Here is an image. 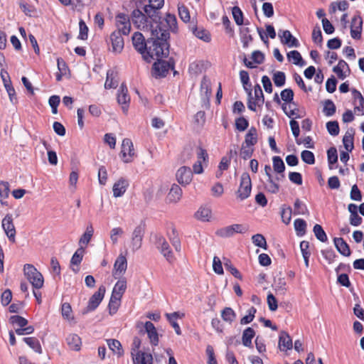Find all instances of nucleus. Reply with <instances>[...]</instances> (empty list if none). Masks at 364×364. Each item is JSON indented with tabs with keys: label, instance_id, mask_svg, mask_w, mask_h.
<instances>
[{
	"label": "nucleus",
	"instance_id": "1",
	"mask_svg": "<svg viewBox=\"0 0 364 364\" xmlns=\"http://www.w3.org/2000/svg\"><path fill=\"white\" fill-rule=\"evenodd\" d=\"M151 37L149 38L148 55H150V62L154 58H166L169 55L170 45L168 40L170 33L168 30L163 28L160 24L151 26Z\"/></svg>",
	"mask_w": 364,
	"mask_h": 364
},
{
	"label": "nucleus",
	"instance_id": "2",
	"mask_svg": "<svg viewBox=\"0 0 364 364\" xmlns=\"http://www.w3.org/2000/svg\"><path fill=\"white\" fill-rule=\"evenodd\" d=\"M126 289L127 282L125 279H120L115 284L108 305L110 314H114L117 311L119 303Z\"/></svg>",
	"mask_w": 364,
	"mask_h": 364
},
{
	"label": "nucleus",
	"instance_id": "3",
	"mask_svg": "<svg viewBox=\"0 0 364 364\" xmlns=\"http://www.w3.org/2000/svg\"><path fill=\"white\" fill-rule=\"evenodd\" d=\"M132 42L134 49L141 55L142 58L150 63V55H148L147 50L149 45V38L145 39V37L140 32H134L132 37Z\"/></svg>",
	"mask_w": 364,
	"mask_h": 364
},
{
	"label": "nucleus",
	"instance_id": "4",
	"mask_svg": "<svg viewBox=\"0 0 364 364\" xmlns=\"http://www.w3.org/2000/svg\"><path fill=\"white\" fill-rule=\"evenodd\" d=\"M23 272L33 288L39 289L43 287V277L33 264H26L23 267Z\"/></svg>",
	"mask_w": 364,
	"mask_h": 364
},
{
	"label": "nucleus",
	"instance_id": "5",
	"mask_svg": "<svg viewBox=\"0 0 364 364\" xmlns=\"http://www.w3.org/2000/svg\"><path fill=\"white\" fill-rule=\"evenodd\" d=\"M154 240L156 247L159 250L160 253L169 263H173L176 258L166 238L161 235H156Z\"/></svg>",
	"mask_w": 364,
	"mask_h": 364
},
{
	"label": "nucleus",
	"instance_id": "6",
	"mask_svg": "<svg viewBox=\"0 0 364 364\" xmlns=\"http://www.w3.org/2000/svg\"><path fill=\"white\" fill-rule=\"evenodd\" d=\"M158 61L155 62L153 65V75L155 77H163L166 76L170 70H173L175 66L174 60L171 58L168 61L157 59Z\"/></svg>",
	"mask_w": 364,
	"mask_h": 364
},
{
	"label": "nucleus",
	"instance_id": "7",
	"mask_svg": "<svg viewBox=\"0 0 364 364\" xmlns=\"http://www.w3.org/2000/svg\"><path fill=\"white\" fill-rule=\"evenodd\" d=\"M131 18L134 25L139 29H149V28H151V26L152 25L149 21V19L151 18L146 13L144 14L139 9H136L132 12Z\"/></svg>",
	"mask_w": 364,
	"mask_h": 364
},
{
	"label": "nucleus",
	"instance_id": "8",
	"mask_svg": "<svg viewBox=\"0 0 364 364\" xmlns=\"http://www.w3.org/2000/svg\"><path fill=\"white\" fill-rule=\"evenodd\" d=\"M249 229L248 225L242 224H233L232 225L226 226L218 229L215 234L221 237H230L235 233L244 234L247 232Z\"/></svg>",
	"mask_w": 364,
	"mask_h": 364
},
{
	"label": "nucleus",
	"instance_id": "9",
	"mask_svg": "<svg viewBox=\"0 0 364 364\" xmlns=\"http://www.w3.org/2000/svg\"><path fill=\"white\" fill-rule=\"evenodd\" d=\"M252 183L251 178L247 173H243L240 178V187L237 191V196L241 200L247 198L251 193Z\"/></svg>",
	"mask_w": 364,
	"mask_h": 364
},
{
	"label": "nucleus",
	"instance_id": "10",
	"mask_svg": "<svg viewBox=\"0 0 364 364\" xmlns=\"http://www.w3.org/2000/svg\"><path fill=\"white\" fill-rule=\"evenodd\" d=\"M149 4L146 5L144 8V12L154 23H157L158 20H161L159 16V10L161 9L164 4V0H149Z\"/></svg>",
	"mask_w": 364,
	"mask_h": 364
},
{
	"label": "nucleus",
	"instance_id": "11",
	"mask_svg": "<svg viewBox=\"0 0 364 364\" xmlns=\"http://www.w3.org/2000/svg\"><path fill=\"white\" fill-rule=\"evenodd\" d=\"M106 289L104 286H100L97 290L89 299L86 309L84 314L95 310L102 301Z\"/></svg>",
	"mask_w": 364,
	"mask_h": 364
},
{
	"label": "nucleus",
	"instance_id": "12",
	"mask_svg": "<svg viewBox=\"0 0 364 364\" xmlns=\"http://www.w3.org/2000/svg\"><path fill=\"white\" fill-rule=\"evenodd\" d=\"M117 31H120L123 35H128L131 31L130 18L125 14L120 13L116 16Z\"/></svg>",
	"mask_w": 364,
	"mask_h": 364
},
{
	"label": "nucleus",
	"instance_id": "13",
	"mask_svg": "<svg viewBox=\"0 0 364 364\" xmlns=\"http://www.w3.org/2000/svg\"><path fill=\"white\" fill-rule=\"evenodd\" d=\"M134 155L133 143L129 139H124L122 144L121 157L124 163L132 161Z\"/></svg>",
	"mask_w": 364,
	"mask_h": 364
},
{
	"label": "nucleus",
	"instance_id": "14",
	"mask_svg": "<svg viewBox=\"0 0 364 364\" xmlns=\"http://www.w3.org/2000/svg\"><path fill=\"white\" fill-rule=\"evenodd\" d=\"M122 35V33L117 31H114L111 33L109 40L112 44L111 50L113 53H120L122 51L124 46Z\"/></svg>",
	"mask_w": 364,
	"mask_h": 364
},
{
	"label": "nucleus",
	"instance_id": "15",
	"mask_svg": "<svg viewBox=\"0 0 364 364\" xmlns=\"http://www.w3.org/2000/svg\"><path fill=\"white\" fill-rule=\"evenodd\" d=\"M363 31V19L361 16L358 14L355 15L350 23V36L352 38L358 40L361 38Z\"/></svg>",
	"mask_w": 364,
	"mask_h": 364
},
{
	"label": "nucleus",
	"instance_id": "16",
	"mask_svg": "<svg viewBox=\"0 0 364 364\" xmlns=\"http://www.w3.org/2000/svg\"><path fill=\"white\" fill-rule=\"evenodd\" d=\"M2 228L9 240L12 242H14L16 236V229L13 223V218L11 215L7 214L2 220Z\"/></svg>",
	"mask_w": 364,
	"mask_h": 364
},
{
	"label": "nucleus",
	"instance_id": "17",
	"mask_svg": "<svg viewBox=\"0 0 364 364\" xmlns=\"http://www.w3.org/2000/svg\"><path fill=\"white\" fill-rule=\"evenodd\" d=\"M117 102L122 105V109L124 113L128 111L130 97L128 95V90L124 83H122L117 94Z\"/></svg>",
	"mask_w": 364,
	"mask_h": 364
},
{
	"label": "nucleus",
	"instance_id": "18",
	"mask_svg": "<svg viewBox=\"0 0 364 364\" xmlns=\"http://www.w3.org/2000/svg\"><path fill=\"white\" fill-rule=\"evenodd\" d=\"M176 177L177 181L182 186L189 184L193 178V171L190 167L182 166L177 171Z\"/></svg>",
	"mask_w": 364,
	"mask_h": 364
},
{
	"label": "nucleus",
	"instance_id": "19",
	"mask_svg": "<svg viewBox=\"0 0 364 364\" xmlns=\"http://www.w3.org/2000/svg\"><path fill=\"white\" fill-rule=\"evenodd\" d=\"M279 36L282 44L287 45L289 47L298 48L300 46L299 41L292 36L288 30L279 31Z\"/></svg>",
	"mask_w": 364,
	"mask_h": 364
},
{
	"label": "nucleus",
	"instance_id": "20",
	"mask_svg": "<svg viewBox=\"0 0 364 364\" xmlns=\"http://www.w3.org/2000/svg\"><path fill=\"white\" fill-rule=\"evenodd\" d=\"M129 185L128 180L124 178H120L113 186V196L115 198L122 196L126 192Z\"/></svg>",
	"mask_w": 364,
	"mask_h": 364
},
{
	"label": "nucleus",
	"instance_id": "21",
	"mask_svg": "<svg viewBox=\"0 0 364 364\" xmlns=\"http://www.w3.org/2000/svg\"><path fill=\"white\" fill-rule=\"evenodd\" d=\"M127 268V261L125 256L122 254L118 256L117 259L115 260L114 264V269L115 272L114 273V277L116 275H122L124 274Z\"/></svg>",
	"mask_w": 364,
	"mask_h": 364
},
{
	"label": "nucleus",
	"instance_id": "22",
	"mask_svg": "<svg viewBox=\"0 0 364 364\" xmlns=\"http://www.w3.org/2000/svg\"><path fill=\"white\" fill-rule=\"evenodd\" d=\"M144 328L151 345L156 346L159 344V335L154 325L151 321H146Z\"/></svg>",
	"mask_w": 364,
	"mask_h": 364
},
{
	"label": "nucleus",
	"instance_id": "23",
	"mask_svg": "<svg viewBox=\"0 0 364 364\" xmlns=\"http://www.w3.org/2000/svg\"><path fill=\"white\" fill-rule=\"evenodd\" d=\"M333 242L336 248L341 255L345 257L350 255L351 252L350 247L342 237H335Z\"/></svg>",
	"mask_w": 364,
	"mask_h": 364
},
{
	"label": "nucleus",
	"instance_id": "24",
	"mask_svg": "<svg viewBox=\"0 0 364 364\" xmlns=\"http://www.w3.org/2000/svg\"><path fill=\"white\" fill-rule=\"evenodd\" d=\"M182 194L181 188L178 185L173 183L168 193L167 198L170 203H176L181 200Z\"/></svg>",
	"mask_w": 364,
	"mask_h": 364
},
{
	"label": "nucleus",
	"instance_id": "25",
	"mask_svg": "<svg viewBox=\"0 0 364 364\" xmlns=\"http://www.w3.org/2000/svg\"><path fill=\"white\" fill-rule=\"evenodd\" d=\"M134 364H153V358L151 353L138 351L133 357Z\"/></svg>",
	"mask_w": 364,
	"mask_h": 364
},
{
	"label": "nucleus",
	"instance_id": "26",
	"mask_svg": "<svg viewBox=\"0 0 364 364\" xmlns=\"http://www.w3.org/2000/svg\"><path fill=\"white\" fill-rule=\"evenodd\" d=\"M292 341L289 334L282 331L279 338V347L281 350H287L292 348Z\"/></svg>",
	"mask_w": 364,
	"mask_h": 364
},
{
	"label": "nucleus",
	"instance_id": "27",
	"mask_svg": "<svg viewBox=\"0 0 364 364\" xmlns=\"http://www.w3.org/2000/svg\"><path fill=\"white\" fill-rule=\"evenodd\" d=\"M191 30L193 33L199 39H201L207 43L211 41V36L210 32L205 29L204 28L193 26Z\"/></svg>",
	"mask_w": 364,
	"mask_h": 364
},
{
	"label": "nucleus",
	"instance_id": "28",
	"mask_svg": "<svg viewBox=\"0 0 364 364\" xmlns=\"http://www.w3.org/2000/svg\"><path fill=\"white\" fill-rule=\"evenodd\" d=\"M66 343L71 350H80L81 346V338L75 333H70L66 337Z\"/></svg>",
	"mask_w": 364,
	"mask_h": 364
},
{
	"label": "nucleus",
	"instance_id": "29",
	"mask_svg": "<svg viewBox=\"0 0 364 364\" xmlns=\"http://www.w3.org/2000/svg\"><path fill=\"white\" fill-rule=\"evenodd\" d=\"M165 21H166V23L167 24L166 30H168V32H169V30H171L173 32H176V30H177V20H176V18L175 15L167 14L166 16V18H165ZM156 23V26L157 24H160L161 26L163 28L166 29L165 26H162V22L160 21V20H158L157 23Z\"/></svg>",
	"mask_w": 364,
	"mask_h": 364
},
{
	"label": "nucleus",
	"instance_id": "30",
	"mask_svg": "<svg viewBox=\"0 0 364 364\" xmlns=\"http://www.w3.org/2000/svg\"><path fill=\"white\" fill-rule=\"evenodd\" d=\"M107 343L109 348L114 354L117 355L118 357H121L124 355V350L119 341L117 339H107Z\"/></svg>",
	"mask_w": 364,
	"mask_h": 364
},
{
	"label": "nucleus",
	"instance_id": "31",
	"mask_svg": "<svg viewBox=\"0 0 364 364\" xmlns=\"http://www.w3.org/2000/svg\"><path fill=\"white\" fill-rule=\"evenodd\" d=\"M250 31L248 27H242L240 30V40L244 48H248L250 43L253 41Z\"/></svg>",
	"mask_w": 364,
	"mask_h": 364
},
{
	"label": "nucleus",
	"instance_id": "32",
	"mask_svg": "<svg viewBox=\"0 0 364 364\" xmlns=\"http://www.w3.org/2000/svg\"><path fill=\"white\" fill-rule=\"evenodd\" d=\"M117 73L113 70H109L107 72V78L105 83V89L115 88L118 85V81L116 79Z\"/></svg>",
	"mask_w": 364,
	"mask_h": 364
},
{
	"label": "nucleus",
	"instance_id": "33",
	"mask_svg": "<svg viewBox=\"0 0 364 364\" xmlns=\"http://www.w3.org/2000/svg\"><path fill=\"white\" fill-rule=\"evenodd\" d=\"M257 142V131L254 127H252L245 135L244 144L247 146H252Z\"/></svg>",
	"mask_w": 364,
	"mask_h": 364
},
{
	"label": "nucleus",
	"instance_id": "34",
	"mask_svg": "<svg viewBox=\"0 0 364 364\" xmlns=\"http://www.w3.org/2000/svg\"><path fill=\"white\" fill-rule=\"evenodd\" d=\"M255 336V330L251 327H247L244 330L242 336V344L246 347L252 346V340Z\"/></svg>",
	"mask_w": 364,
	"mask_h": 364
},
{
	"label": "nucleus",
	"instance_id": "35",
	"mask_svg": "<svg viewBox=\"0 0 364 364\" xmlns=\"http://www.w3.org/2000/svg\"><path fill=\"white\" fill-rule=\"evenodd\" d=\"M23 340L35 352L38 353H42V348L38 338L36 337H25Z\"/></svg>",
	"mask_w": 364,
	"mask_h": 364
},
{
	"label": "nucleus",
	"instance_id": "36",
	"mask_svg": "<svg viewBox=\"0 0 364 364\" xmlns=\"http://www.w3.org/2000/svg\"><path fill=\"white\" fill-rule=\"evenodd\" d=\"M236 313L230 307H225L221 311L223 320L229 323H232L236 318Z\"/></svg>",
	"mask_w": 364,
	"mask_h": 364
},
{
	"label": "nucleus",
	"instance_id": "37",
	"mask_svg": "<svg viewBox=\"0 0 364 364\" xmlns=\"http://www.w3.org/2000/svg\"><path fill=\"white\" fill-rule=\"evenodd\" d=\"M294 207V215H309V211L306 205L300 200V199L297 198L295 200Z\"/></svg>",
	"mask_w": 364,
	"mask_h": 364
},
{
	"label": "nucleus",
	"instance_id": "38",
	"mask_svg": "<svg viewBox=\"0 0 364 364\" xmlns=\"http://www.w3.org/2000/svg\"><path fill=\"white\" fill-rule=\"evenodd\" d=\"M323 112L326 117L333 116L336 112V107L331 100H326L323 102Z\"/></svg>",
	"mask_w": 364,
	"mask_h": 364
},
{
	"label": "nucleus",
	"instance_id": "39",
	"mask_svg": "<svg viewBox=\"0 0 364 364\" xmlns=\"http://www.w3.org/2000/svg\"><path fill=\"white\" fill-rule=\"evenodd\" d=\"M287 58L290 60H293V63L299 66H304L306 62L303 60L300 53L298 50H291L287 53Z\"/></svg>",
	"mask_w": 364,
	"mask_h": 364
},
{
	"label": "nucleus",
	"instance_id": "40",
	"mask_svg": "<svg viewBox=\"0 0 364 364\" xmlns=\"http://www.w3.org/2000/svg\"><path fill=\"white\" fill-rule=\"evenodd\" d=\"M291 215H292V209L290 206H287L286 205H283L281 207V218L282 222L288 225L290 223L291 220Z\"/></svg>",
	"mask_w": 364,
	"mask_h": 364
},
{
	"label": "nucleus",
	"instance_id": "41",
	"mask_svg": "<svg viewBox=\"0 0 364 364\" xmlns=\"http://www.w3.org/2000/svg\"><path fill=\"white\" fill-rule=\"evenodd\" d=\"M168 321L170 322L172 327L174 328L175 332L177 335L181 334V330L178 325V323L176 321V320L178 318L179 314L178 312H173L172 314H166Z\"/></svg>",
	"mask_w": 364,
	"mask_h": 364
},
{
	"label": "nucleus",
	"instance_id": "42",
	"mask_svg": "<svg viewBox=\"0 0 364 364\" xmlns=\"http://www.w3.org/2000/svg\"><path fill=\"white\" fill-rule=\"evenodd\" d=\"M168 238L175 250L180 252L181 251V242L175 228L172 229V235H169Z\"/></svg>",
	"mask_w": 364,
	"mask_h": 364
},
{
	"label": "nucleus",
	"instance_id": "43",
	"mask_svg": "<svg viewBox=\"0 0 364 364\" xmlns=\"http://www.w3.org/2000/svg\"><path fill=\"white\" fill-rule=\"evenodd\" d=\"M294 225L298 236H303L306 234V223L304 219H296Z\"/></svg>",
	"mask_w": 364,
	"mask_h": 364
},
{
	"label": "nucleus",
	"instance_id": "44",
	"mask_svg": "<svg viewBox=\"0 0 364 364\" xmlns=\"http://www.w3.org/2000/svg\"><path fill=\"white\" fill-rule=\"evenodd\" d=\"M274 170L278 173H283L285 170V166L283 160L280 156H275L272 158ZM284 174L282 178H284Z\"/></svg>",
	"mask_w": 364,
	"mask_h": 364
},
{
	"label": "nucleus",
	"instance_id": "45",
	"mask_svg": "<svg viewBox=\"0 0 364 364\" xmlns=\"http://www.w3.org/2000/svg\"><path fill=\"white\" fill-rule=\"evenodd\" d=\"M84 254H85V247L81 246L73 254V255L71 258V260H70V264L72 265H77V266L79 265L82 260Z\"/></svg>",
	"mask_w": 364,
	"mask_h": 364
},
{
	"label": "nucleus",
	"instance_id": "46",
	"mask_svg": "<svg viewBox=\"0 0 364 364\" xmlns=\"http://www.w3.org/2000/svg\"><path fill=\"white\" fill-rule=\"evenodd\" d=\"M9 323L13 326L19 327H25L28 325V320L21 316L14 315L9 318Z\"/></svg>",
	"mask_w": 364,
	"mask_h": 364
},
{
	"label": "nucleus",
	"instance_id": "47",
	"mask_svg": "<svg viewBox=\"0 0 364 364\" xmlns=\"http://www.w3.org/2000/svg\"><path fill=\"white\" fill-rule=\"evenodd\" d=\"M196 218L202 221H208L211 216V210L208 208L201 207L195 214Z\"/></svg>",
	"mask_w": 364,
	"mask_h": 364
},
{
	"label": "nucleus",
	"instance_id": "48",
	"mask_svg": "<svg viewBox=\"0 0 364 364\" xmlns=\"http://www.w3.org/2000/svg\"><path fill=\"white\" fill-rule=\"evenodd\" d=\"M314 233L316 237L322 242H326L328 240L327 235L323 230L321 225L316 224L313 228Z\"/></svg>",
	"mask_w": 364,
	"mask_h": 364
},
{
	"label": "nucleus",
	"instance_id": "49",
	"mask_svg": "<svg viewBox=\"0 0 364 364\" xmlns=\"http://www.w3.org/2000/svg\"><path fill=\"white\" fill-rule=\"evenodd\" d=\"M343 144L346 151L351 152L354 148L353 134L347 132L343 138Z\"/></svg>",
	"mask_w": 364,
	"mask_h": 364
},
{
	"label": "nucleus",
	"instance_id": "50",
	"mask_svg": "<svg viewBox=\"0 0 364 364\" xmlns=\"http://www.w3.org/2000/svg\"><path fill=\"white\" fill-rule=\"evenodd\" d=\"M348 7L349 3L346 0L338 2H332L330 5V13L334 14L337 9L340 11H346Z\"/></svg>",
	"mask_w": 364,
	"mask_h": 364
},
{
	"label": "nucleus",
	"instance_id": "51",
	"mask_svg": "<svg viewBox=\"0 0 364 364\" xmlns=\"http://www.w3.org/2000/svg\"><path fill=\"white\" fill-rule=\"evenodd\" d=\"M93 235V228L92 225H90L87 228L86 231L85 233L81 236L80 240H79V245L80 246H82V245H87Z\"/></svg>",
	"mask_w": 364,
	"mask_h": 364
},
{
	"label": "nucleus",
	"instance_id": "52",
	"mask_svg": "<svg viewBox=\"0 0 364 364\" xmlns=\"http://www.w3.org/2000/svg\"><path fill=\"white\" fill-rule=\"evenodd\" d=\"M252 243L259 247L267 250V245L265 237L262 234H256L252 237Z\"/></svg>",
	"mask_w": 364,
	"mask_h": 364
},
{
	"label": "nucleus",
	"instance_id": "53",
	"mask_svg": "<svg viewBox=\"0 0 364 364\" xmlns=\"http://www.w3.org/2000/svg\"><path fill=\"white\" fill-rule=\"evenodd\" d=\"M272 79L277 87H282L286 82L285 73L282 71H277L274 73Z\"/></svg>",
	"mask_w": 364,
	"mask_h": 364
},
{
	"label": "nucleus",
	"instance_id": "54",
	"mask_svg": "<svg viewBox=\"0 0 364 364\" xmlns=\"http://www.w3.org/2000/svg\"><path fill=\"white\" fill-rule=\"evenodd\" d=\"M255 101L257 102V106L261 107L264 102V97L262 90L259 84L255 86Z\"/></svg>",
	"mask_w": 364,
	"mask_h": 364
},
{
	"label": "nucleus",
	"instance_id": "55",
	"mask_svg": "<svg viewBox=\"0 0 364 364\" xmlns=\"http://www.w3.org/2000/svg\"><path fill=\"white\" fill-rule=\"evenodd\" d=\"M256 312H257V309L254 306H252L251 308H250L247 311V313H248L247 315L243 316L240 319V324L246 325V324L251 323L253 321V319L255 318Z\"/></svg>",
	"mask_w": 364,
	"mask_h": 364
},
{
	"label": "nucleus",
	"instance_id": "56",
	"mask_svg": "<svg viewBox=\"0 0 364 364\" xmlns=\"http://www.w3.org/2000/svg\"><path fill=\"white\" fill-rule=\"evenodd\" d=\"M232 14L237 25L241 26L244 23L243 13L238 6L232 7Z\"/></svg>",
	"mask_w": 364,
	"mask_h": 364
},
{
	"label": "nucleus",
	"instance_id": "57",
	"mask_svg": "<svg viewBox=\"0 0 364 364\" xmlns=\"http://www.w3.org/2000/svg\"><path fill=\"white\" fill-rule=\"evenodd\" d=\"M328 161L329 164L330 169H332V164H336L338 161L337 150L335 147H331L327 151Z\"/></svg>",
	"mask_w": 364,
	"mask_h": 364
},
{
	"label": "nucleus",
	"instance_id": "58",
	"mask_svg": "<svg viewBox=\"0 0 364 364\" xmlns=\"http://www.w3.org/2000/svg\"><path fill=\"white\" fill-rule=\"evenodd\" d=\"M178 10L181 19L185 23L189 22L191 17L188 8L183 4L178 5Z\"/></svg>",
	"mask_w": 364,
	"mask_h": 364
},
{
	"label": "nucleus",
	"instance_id": "59",
	"mask_svg": "<svg viewBox=\"0 0 364 364\" xmlns=\"http://www.w3.org/2000/svg\"><path fill=\"white\" fill-rule=\"evenodd\" d=\"M301 159L306 164L312 165L315 164V156L313 152L304 150L301 154Z\"/></svg>",
	"mask_w": 364,
	"mask_h": 364
},
{
	"label": "nucleus",
	"instance_id": "60",
	"mask_svg": "<svg viewBox=\"0 0 364 364\" xmlns=\"http://www.w3.org/2000/svg\"><path fill=\"white\" fill-rule=\"evenodd\" d=\"M326 129L332 136H337L339 134V125L337 121H331L326 123Z\"/></svg>",
	"mask_w": 364,
	"mask_h": 364
},
{
	"label": "nucleus",
	"instance_id": "61",
	"mask_svg": "<svg viewBox=\"0 0 364 364\" xmlns=\"http://www.w3.org/2000/svg\"><path fill=\"white\" fill-rule=\"evenodd\" d=\"M145 233V224H139L132 232V238L143 240Z\"/></svg>",
	"mask_w": 364,
	"mask_h": 364
},
{
	"label": "nucleus",
	"instance_id": "62",
	"mask_svg": "<svg viewBox=\"0 0 364 364\" xmlns=\"http://www.w3.org/2000/svg\"><path fill=\"white\" fill-rule=\"evenodd\" d=\"M249 126V122L244 117H240L235 119V128L239 132L245 131Z\"/></svg>",
	"mask_w": 364,
	"mask_h": 364
},
{
	"label": "nucleus",
	"instance_id": "63",
	"mask_svg": "<svg viewBox=\"0 0 364 364\" xmlns=\"http://www.w3.org/2000/svg\"><path fill=\"white\" fill-rule=\"evenodd\" d=\"M62 316L67 320H71L73 318L72 316V308L69 303H63L61 307Z\"/></svg>",
	"mask_w": 364,
	"mask_h": 364
},
{
	"label": "nucleus",
	"instance_id": "64",
	"mask_svg": "<svg viewBox=\"0 0 364 364\" xmlns=\"http://www.w3.org/2000/svg\"><path fill=\"white\" fill-rule=\"evenodd\" d=\"M80 32L78 38L81 40H87L88 36V27L85 22L81 19L79 22Z\"/></svg>",
	"mask_w": 364,
	"mask_h": 364
}]
</instances>
